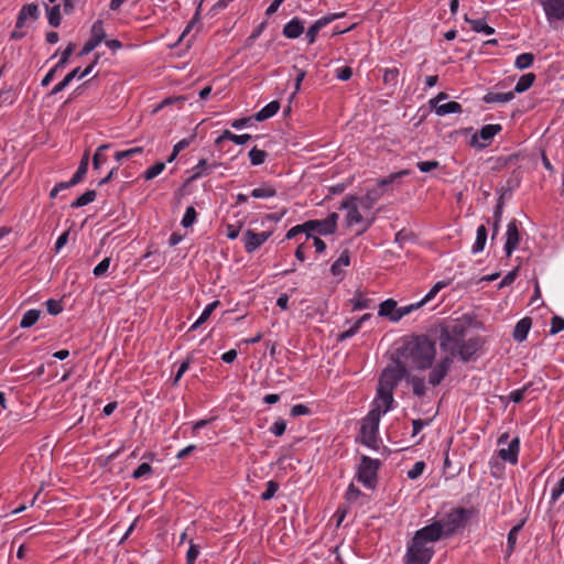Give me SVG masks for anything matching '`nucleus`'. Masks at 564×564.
<instances>
[{
	"label": "nucleus",
	"mask_w": 564,
	"mask_h": 564,
	"mask_svg": "<svg viewBox=\"0 0 564 564\" xmlns=\"http://www.w3.org/2000/svg\"><path fill=\"white\" fill-rule=\"evenodd\" d=\"M340 209H346L347 210V214H346V224L347 226H354V225H357V224H364V228L362 230L359 232V234H362L365 232L372 224V220H365L361 213H360V207H359V204H358V197H355V196H350L348 198H346L341 206H340Z\"/></svg>",
	"instance_id": "9"
},
{
	"label": "nucleus",
	"mask_w": 564,
	"mask_h": 564,
	"mask_svg": "<svg viewBox=\"0 0 564 564\" xmlns=\"http://www.w3.org/2000/svg\"><path fill=\"white\" fill-rule=\"evenodd\" d=\"M350 264L349 250L345 249L340 256L332 263L330 273L334 276H339L344 273V268Z\"/></svg>",
	"instance_id": "28"
},
{
	"label": "nucleus",
	"mask_w": 564,
	"mask_h": 564,
	"mask_svg": "<svg viewBox=\"0 0 564 564\" xmlns=\"http://www.w3.org/2000/svg\"><path fill=\"white\" fill-rule=\"evenodd\" d=\"M398 303L393 299H387L382 301L379 305L378 315L380 317H386L390 322L394 323V316H398Z\"/></svg>",
	"instance_id": "22"
},
{
	"label": "nucleus",
	"mask_w": 564,
	"mask_h": 564,
	"mask_svg": "<svg viewBox=\"0 0 564 564\" xmlns=\"http://www.w3.org/2000/svg\"><path fill=\"white\" fill-rule=\"evenodd\" d=\"M425 467L426 465L423 460L415 462L406 473L408 478L411 480L417 479L424 473Z\"/></svg>",
	"instance_id": "56"
},
{
	"label": "nucleus",
	"mask_w": 564,
	"mask_h": 564,
	"mask_svg": "<svg viewBox=\"0 0 564 564\" xmlns=\"http://www.w3.org/2000/svg\"><path fill=\"white\" fill-rule=\"evenodd\" d=\"M339 17H341V14L334 13L317 19L306 31L307 42L313 44L319 31Z\"/></svg>",
	"instance_id": "20"
},
{
	"label": "nucleus",
	"mask_w": 564,
	"mask_h": 564,
	"mask_svg": "<svg viewBox=\"0 0 564 564\" xmlns=\"http://www.w3.org/2000/svg\"><path fill=\"white\" fill-rule=\"evenodd\" d=\"M75 47H76L75 43H72V42L68 43V45L62 52L58 62L54 65L55 69H63L68 64L69 57L74 53Z\"/></svg>",
	"instance_id": "47"
},
{
	"label": "nucleus",
	"mask_w": 564,
	"mask_h": 564,
	"mask_svg": "<svg viewBox=\"0 0 564 564\" xmlns=\"http://www.w3.org/2000/svg\"><path fill=\"white\" fill-rule=\"evenodd\" d=\"M304 32V24L301 19L293 18L283 28V35L288 39H297Z\"/></svg>",
	"instance_id": "25"
},
{
	"label": "nucleus",
	"mask_w": 564,
	"mask_h": 564,
	"mask_svg": "<svg viewBox=\"0 0 564 564\" xmlns=\"http://www.w3.org/2000/svg\"><path fill=\"white\" fill-rule=\"evenodd\" d=\"M400 70L398 67H388L382 70L383 84L394 93L399 85Z\"/></svg>",
	"instance_id": "26"
},
{
	"label": "nucleus",
	"mask_w": 564,
	"mask_h": 564,
	"mask_svg": "<svg viewBox=\"0 0 564 564\" xmlns=\"http://www.w3.org/2000/svg\"><path fill=\"white\" fill-rule=\"evenodd\" d=\"M252 139L251 134H235L230 130H224L223 133L215 140L216 145H221L224 141H231L235 144L242 145Z\"/></svg>",
	"instance_id": "23"
},
{
	"label": "nucleus",
	"mask_w": 564,
	"mask_h": 564,
	"mask_svg": "<svg viewBox=\"0 0 564 564\" xmlns=\"http://www.w3.org/2000/svg\"><path fill=\"white\" fill-rule=\"evenodd\" d=\"M44 8L46 10L48 24L53 28H58L62 22L61 4H54L50 7L47 3H44Z\"/></svg>",
	"instance_id": "34"
},
{
	"label": "nucleus",
	"mask_w": 564,
	"mask_h": 564,
	"mask_svg": "<svg viewBox=\"0 0 564 564\" xmlns=\"http://www.w3.org/2000/svg\"><path fill=\"white\" fill-rule=\"evenodd\" d=\"M535 75L533 73L523 74L514 86V95L527 91L534 83Z\"/></svg>",
	"instance_id": "38"
},
{
	"label": "nucleus",
	"mask_w": 564,
	"mask_h": 564,
	"mask_svg": "<svg viewBox=\"0 0 564 564\" xmlns=\"http://www.w3.org/2000/svg\"><path fill=\"white\" fill-rule=\"evenodd\" d=\"M40 7L37 3H26L22 6L20 9L17 20H15V29H22L28 20L36 21L40 18Z\"/></svg>",
	"instance_id": "19"
},
{
	"label": "nucleus",
	"mask_w": 564,
	"mask_h": 564,
	"mask_svg": "<svg viewBox=\"0 0 564 564\" xmlns=\"http://www.w3.org/2000/svg\"><path fill=\"white\" fill-rule=\"evenodd\" d=\"M393 390V384L387 387L379 383L376 397L371 403L372 408L369 412L378 413L380 417L390 412L394 404Z\"/></svg>",
	"instance_id": "8"
},
{
	"label": "nucleus",
	"mask_w": 564,
	"mask_h": 564,
	"mask_svg": "<svg viewBox=\"0 0 564 564\" xmlns=\"http://www.w3.org/2000/svg\"><path fill=\"white\" fill-rule=\"evenodd\" d=\"M453 365V359L449 356H445L436 362V365H432L430 368L427 381L432 387H436L441 384V382L446 378L447 373L451 370Z\"/></svg>",
	"instance_id": "14"
},
{
	"label": "nucleus",
	"mask_w": 564,
	"mask_h": 564,
	"mask_svg": "<svg viewBox=\"0 0 564 564\" xmlns=\"http://www.w3.org/2000/svg\"><path fill=\"white\" fill-rule=\"evenodd\" d=\"M106 31L104 28L102 20H96L90 29V37L89 40L83 45L82 50L79 51V56H85L93 52L99 44H101L106 39Z\"/></svg>",
	"instance_id": "13"
},
{
	"label": "nucleus",
	"mask_w": 564,
	"mask_h": 564,
	"mask_svg": "<svg viewBox=\"0 0 564 564\" xmlns=\"http://www.w3.org/2000/svg\"><path fill=\"white\" fill-rule=\"evenodd\" d=\"M411 174V171L410 170H400L398 172H394V173H390L388 176L386 177H381L377 181V186L378 187H384V186H388L390 184H393L395 183L398 180H400L401 177L403 176H408Z\"/></svg>",
	"instance_id": "42"
},
{
	"label": "nucleus",
	"mask_w": 564,
	"mask_h": 564,
	"mask_svg": "<svg viewBox=\"0 0 564 564\" xmlns=\"http://www.w3.org/2000/svg\"><path fill=\"white\" fill-rule=\"evenodd\" d=\"M464 21L470 25V30L476 33H481L485 35L495 34V29L487 24L485 19H471L468 14L464 15Z\"/></svg>",
	"instance_id": "24"
},
{
	"label": "nucleus",
	"mask_w": 564,
	"mask_h": 564,
	"mask_svg": "<svg viewBox=\"0 0 564 564\" xmlns=\"http://www.w3.org/2000/svg\"><path fill=\"white\" fill-rule=\"evenodd\" d=\"M413 535L433 546L442 538H445L441 530V523L437 521H433L432 523L416 530Z\"/></svg>",
	"instance_id": "17"
},
{
	"label": "nucleus",
	"mask_w": 564,
	"mask_h": 564,
	"mask_svg": "<svg viewBox=\"0 0 564 564\" xmlns=\"http://www.w3.org/2000/svg\"><path fill=\"white\" fill-rule=\"evenodd\" d=\"M520 242V234L518 228V221L512 219L507 225L506 231V242L503 246V251L507 257H510L513 251L518 248Z\"/></svg>",
	"instance_id": "18"
},
{
	"label": "nucleus",
	"mask_w": 564,
	"mask_h": 564,
	"mask_svg": "<svg viewBox=\"0 0 564 564\" xmlns=\"http://www.w3.org/2000/svg\"><path fill=\"white\" fill-rule=\"evenodd\" d=\"M350 302L352 304V310L354 311L366 310V308H369L370 305H371V300L367 299V297H364L361 295L354 296L350 300Z\"/></svg>",
	"instance_id": "60"
},
{
	"label": "nucleus",
	"mask_w": 564,
	"mask_h": 564,
	"mask_svg": "<svg viewBox=\"0 0 564 564\" xmlns=\"http://www.w3.org/2000/svg\"><path fill=\"white\" fill-rule=\"evenodd\" d=\"M488 231L484 225L478 226L476 230V239L471 246L470 252L473 254H478L484 251L486 242H487Z\"/></svg>",
	"instance_id": "30"
},
{
	"label": "nucleus",
	"mask_w": 564,
	"mask_h": 564,
	"mask_svg": "<svg viewBox=\"0 0 564 564\" xmlns=\"http://www.w3.org/2000/svg\"><path fill=\"white\" fill-rule=\"evenodd\" d=\"M380 467V459L361 455L360 463L356 470L357 480L362 484L365 488L373 490L378 484V471Z\"/></svg>",
	"instance_id": "5"
},
{
	"label": "nucleus",
	"mask_w": 564,
	"mask_h": 564,
	"mask_svg": "<svg viewBox=\"0 0 564 564\" xmlns=\"http://www.w3.org/2000/svg\"><path fill=\"white\" fill-rule=\"evenodd\" d=\"M475 514V509L456 508L447 512L442 519L436 520L441 523V530L445 538L452 536L459 530L464 529L466 523Z\"/></svg>",
	"instance_id": "3"
},
{
	"label": "nucleus",
	"mask_w": 564,
	"mask_h": 564,
	"mask_svg": "<svg viewBox=\"0 0 564 564\" xmlns=\"http://www.w3.org/2000/svg\"><path fill=\"white\" fill-rule=\"evenodd\" d=\"M339 216L337 213L333 212L327 215L324 219H312L304 223L306 239H311V237H315L313 232H316L321 236L333 235L337 230V223Z\"/></svg>",
	"instance_id": "7"
},
{
	"label": "nucleus",
	"mask_w": 564,
	"mask_h": 564,
	"mask_svg": "<svg viewBox=\"0 0 564 564\" xmlns=\"http://www.w3.org/2000/svg\"><path fill=\"white\" fill-rule=\"evenodd\" d=\"M152 471H153V469L150 464L142 463L137 467V469L133 470L132 478L141 479V478L150 476L152 474Z\"/></svg>",
	"instance_id": "58"
},
{
	"label": "nucleus",
	"mask_w": 564,
	"mask_h": 564,
	"mask_svg": "<svg viewBox=\"0 0 564 564\" xmlns=\"http://www.w3.org/2000/svg\"><path fill=\"white\" fill-rule=\"evenodd\" d=\"M447 285H448V282H446V281H438V282H436L430 289V291L420 300L422 306H424L425 304L431 302L438 294V292L441 290H443L444 288H446Z\"/></svg>",
	"instance_id": "46"
},
{
	"label": "nucleus",
	"mask_w": 564,
	"mask_h": 564,
	"mask_svg": "<svg viewBox=\"0 0 564 564\" xmlns=\"http://www.w3.org/2000/svg\"><path fill=\"white\" fill-rule=\"evenodd\" d=\"M531 325V319L528 317L518 321L513 329L514 340L518 343H522L523 340H525L530 332Z\"/></svg>",
	"instance_id": "27"
},
{
	"label": "nucleus",
	"mask_w": 564,
	"mask_h": 564,
	"mask_svg": "<svg viewBox=\"0 0 564 564\" xmlns=\"http://www.w3.org/2000/svg\"><path fill=\"white\" fill-rule=\"evenodd\" d=\"M533 386H534V381H529L525 384H523L521 388L512 390L508 395L509 401H511L513 403H520L524 399L525 395L530 394V387H533Z\"/></svg>",
	"instance_id": "39"
},
{
	"label": "nucleus",
	"mask_w": 564,
	"mask_h": 564,
	"mask_svg": "<svg viewBox=\"0 0 564 564\" xmlns=\"http://www.w3.org/2000/svg\"><path fill=\"white\" fill-rule=\"evenodd\" d=\"M18 94L12 87H2L0 89V105L11 106L17 100Z\"/></svg>",
	"instance_id": "45"
},
{
	"label": "nucleus",
	"mask_w": 564,
	"mask_h": 564,
	"mask_svg": "<svg viewBox=\"0 0 564 564\" xmlns=\"http://www.w3.org/2000/svg\"><path fill=\"white\" fill-rule=\"evenodd\" d=\"M534 55L532 53H521L516 57L514 67L523 70L530 68L533 65Z\"/></svg>",
	"instance_id": "44"
},
{
	"label": "nucleus",
	"mask_w": 564,
	"mask_h": 564,
	"mask_svg": "<svg viewBox=\"0 0 564 564\" xmlns=\"http://www.w3.org/2000/svg\"><path fill=\"white\" fill-rule=\"evenodd\" d=\"M524 525V520L513 525L507 535V553L511 554L517 544L518 535Z\"/></svg>",
	"instance_id": "40"
},
{
	"label": "nucleus",
	"mask_w": 564,
	"mask_h": 564,
	"mask_svg": "<svg viewBox=\"0 0 564 564\" xmlns=\"http://www.w3.org/2000/svg\"><path fill=\"white\" fill-rule=\"evenodd\" d=\"M250 163L253 166H259L264 163L267 159V153L263 150L258 149L257 147L252 148L249 151Z\"/></svg>",
	"instance_id": "51"
},
{
	"label": "nucleus",
	"mask_w": 564,
	"mask_h": 564,
	"mask_svg": "<svg viewBox=\"0 0 564 564\" xmlns=\"http://www.w3.org/2000/svg\"><path fill=\"white\" fill-rule=\"evenodd\" d=\"M196 219H197L196 209L194 208V206H188V207H186L185 213L182 217L181 225L184 228H189L196 223Z\"/></svg>",
	"instance_id": "49"
},
{
	"label": "nucleus",
	"mask_w": 564,
	"mask_h": 564,
	"mask_svg": "<svg viewBox=\"0 0 564 564\" xmlns=\"http://www.w3.org/2000/svg\"><path fill=\"white\" fill-rule=\"evenodd\" d=\"M514 99V93L508 91V93H495L490 91L487 93L482 97V101L485 104H507Z\"/></svg>",
	"instance_id": "31"
},
{
	"label": "nucleus",
	"mask_w": 564,
	"mask_h": 564,
	"mask_svg": "<svg viewBox=\"0 0 564 564\" xmlns=\"http://www.w3.org/2000/svg\"><path fill=\"white\" fill-rule=\"evenodd\" d=\"M142 152H143L142 147H135V148H130L127 150L117 151V152H115V160L117 162H121L124 159H130L137 154H141Z\"/></svg>",
	"instance_id": "52"
},
{
	"label": "nucleus",
	"mask_w": 564,
	"mask_h": 564,
	"mask_svg": "<svg viewBox=\"0 0 564 564\" xmlns=\"http://www.w3.org/2000/svg\"><path fill=\"white\" fill-rule=\"evenodd\" d=\"M272 231L265 230L257 232L252 229H247L242 234L243 248L247 253H253L257 251L265 241L270 239Z\"/></svg>",
	"instance_id": "12"
},
{
	"label": "nucleus",
	"mask_w": 564,
	"mask_h": 564,
	"mask_svg": "<svg viewBox=\"0 0 564 564\" xmlns=\"http://www.w3.org/2000/svg\"><path fill=\"white\" fill-rule=\"evenodd\" d=\"M436 116L444 117L452 113H462L463 107L457 101H448L445 104H441L438 107H435L433 110Z\"/></svg>",
	"instance_id": "33"
},
{
	"label": "nucleus",
	"mask_w": 564,
	"mask_h": 564,
	"mask_svg": "<svg viewBox=\"0 0 564 564\" xmlns=\"http://www.w3.org/2000/svg\"><path fill=\"white\" fill-rule=\"evenodd\" d=\"M435 549L415 535L408 542L404 562L405 564H430Z\"/></svg>",
	"instance_id": "4"
},
{
	"label": "nucleus",
	"mask_w": 564,
	"mask_h": 564,
	"mask_svg": "<svg viewBox=\"0 0 564 564\" xmlns=\"http://www.w3.org/2000/svg\"><path fill=\"white\" fill-rule=\"evenodd\" d=\"M381 197V194L376 191H368L364 197H358V204L361 209L369 210L373 207L375 203Z\"/></svg>",
	"instance_id": "36"
},
{
	"label": "nucleus",
	"mask_w": 564,
	"mask_h": 564,
	"mask_svg": "<svg viewBox=\"0 0 564 564\" xmlns=\"http://www.w3.org/2000/svg\"><path fill=\"white\" fill-rule=\"evenodd\" d=\"M502 213H503V203L499 202L495 206L494 214H492V219H494V223H492V238H495V236L499 231V226H500V223H501Z\"/></svg>",
	"instance_id": "48"
},
{
	"label": "nucleus",
	"mask_w": 564,
	"mask_h": 564,
	"mask_svg": "<svg viewBox=\"0 0 564 564\" xmlns=\"http://www.w3.org/2000/svg\"><path fill=\"white\" fill-rule=\"evenodd\" d=\"M409 376L406 366L401 361H398L394 367H388L383 370V373L379 380V383L384 386H392L395 389L398 383Z\"/></svg>",
	"instance_id": "15"
},
{
	"label": "nucleus",
	"mask_w": 564,
	"mask_h": 564,
	"mask_svg": "<svg viewBox=\"0 0 564 564\" xmlns=\"http://www.w3.org/2000/svg\"><path fill=\"white\" fill-rule=\"evenodd\" d=\"M280 110V102L278 100H272L262 107L256 115L254 119L257 121H264L278 113Z\"/></svg>",
	"instance_id": "29"
},
{
	"label": "nucleus",
	"mask_w": 564,
	"mask_h": 564,
	"mask_svg": "<svg viewBox=\"0 0 564 564\" xmlns=\"http://www.w3.org/2000/svg\"><path fill=\"white\" fill-rule=\"evenodd\" d=\"M200 554V546L195 544L192 540L189 541V546L186 552V562L185 564H195V561Z\"/></svg>",
	"instance_id": "57"
},
{
	"label": "nucleus",
	"mask_w": 564,
	"mask_h": 564,
	"mask_svg": "<svg viewBox=\"0 0 564 564\" xmlns=\"http://www.w3.org/2000/svg\"><path fill=\"white\" fill-rule=\"evenodd\" d=\"M549 24L564 21V0H540Z\"/></svg>",
	"instance_id": "16"
},
{
	"label": "nucleus",
	"mask_w": 564,
	"mask_h": 564,
	"mask_svg": "<svg viewBox=\"0 0 564 564\" xmlns=\"http://www.w3.org/2000/svg\"><path fill=\"white\" fill-rule=\"evenodd\" d=\"M501 129V126L498 123L482 126L480 130L471 137L470 145L477 149L487 148Z\"/></svg>",
	"instance_id": "11"
},
{
	"label": "nucleus",
	"mask_w": 564,
	"mask_h": 564,
	"mask_svg": "<svg viewBox=\"0 0 564 564\" xmlns=\"http://www.w3.org/2000/svg\"><path fill=\"white\" fill-rule=\"evenodd\" d=\"M381 417L378 413L368 412L360 426V443L370 449H379V425Z\"/></svg>",
	"instance_id": "6"
},
{
	"label": "nucleus",
	"mask_w": 564,
	"mask_h": 564,
	"mask_svg": "<svg viewBox=\"0 0 564 564\" xmlns=\"http://www.w3.org/2000/svg\"><path fill=\"white\" fill-rule=\"evenodd\" d=\"M279 488V482L275 480H269L265 484V490L261 494V499L264 501L271 500L275 496Z\"/></svg>",
	"instance_id": "55"
},
{
	"label": "nucleus",
	"mask_w": 564,
	"mask_h": 564,
	"mask_svg": "<svg viewBox=\"0 0 564 564\" xmlns=\"http://www.w3.org/2000/svg\"><path fill=\"white\" fill-rule=\"evenodd\" d=\"M436 344L429 336L412 335L398 349V356L415 370H427L436 358Z\"/></svg>",
	"instance_id": "2"
},
{
	"label": "nucleus",
	"mask_w": 564,
	"mask_h": 564,
	"mask_svg": "<svg viewBox=\"0 0 564 564\" xmlns=\"http://www.w3.org/2000/svg\"><path fill=\"white\" fill-rule=\"evenodd\" d=\"M96 191L94 189H88L86 191L84 194H82L78 198H76L75 200H73L70 203V207L72 208H80V207H84L90 203H93L95 199H96Z\"/></svg>",
	"instance_id": "43"
},
{
	"label": "nucleus",
	"mask_w": 564,
	"mask_h": 564,
	"mask_svg": "<svg viewBox=\"0 0 564 564\" xmlns=\"http://www.w3.org/2000/svg\"><path fill=\"white\" fill-rule=\"evenodd\" d=\"M562 330H564V318L554 315L551 319L550 335H556Z\"/></svg>",
	"instance_id": "64"
},
{
	"label": "nucleus",
	"mask_w": 564,
	"mask_h": 564,
	"mask_svg": "<svg viewBox=\"0 0 564 564\" xmlns=\"http://www.w3.org/2000/svg\"><path fill=\"white\" fill-rule=\"evenodd\" d=\"M79 67L74 68L69 72L62 82L57 83L51 90L52 96L63 91L75 78H78Z\"/></svg>",
	"instance_id": "37"
},
{
	"label": "nucleus",
	"mask_w": 564,
	"mask_h": 564,
	"mask_svg": "<svg viewBox=\"0 0 564 564\" xmlns=\"http://www.w3.org/2000/svg\"><path fill=\"white\" fill-rule=\"evenodd\" d=\"M40 316H41L40 310H35V308L28 310L22 315V318L20 321V327L21 328L32 327L39 321Z\"/></svg>",
	"instance_id": "41"
},
{
	"label": "nucleus",
	"mask_w": 564,
	"mask_h": 564,
	"mask_svg": "<svg viewBox=\"0 0 564 564\" xmlns=\"http://www.w3.org/2000/svg\"><path fill=\"white\" fill-rule=\"evenodd\" d=\"M365 497V494L356 487L352 482L349 484L346 490V500L348 502H356L359 498Z\"/></svg>",
	"instance_id": "61"
},
{
	"label": "nucleus",
	"mask_w": 564,
	"mask_h": 564,
	"mask_svg": "<svg viewBox=\"0 0 564 564\" xmlns=\"http://www.w3.org/2000/svg\"><path fill=\"white\" fill-rule=\"evenodd\" d=\"M47 313L56 316L63 311L62 302L59 300L48 299L45 302Z\"/></svg>",
	"instance_id": "63"
},
{
	"label": "nucleus",
	"mask_w": 564,
	"mask_h": 564,
	"mask_svg": "<svg viewBox=\"0 0 564 564\" xmlns=\"http://www.w3.org/2000/svg\"><path fill=\"white\" fill-rule=\"evenodd\" d=\"M509 434L502 433L498 437V445L501 446L503 444H508L507 447H502L498 451V456L503 460L511 465H516L519 460V453H520V438L516 436L510 442Z\"/></svg>",
	"instance_id": "10"
},
{
	"label": "nucleus",
	"mask_w": 564,
	"mask_h": 564,
	"mask_svg": "<svg viewBox=\"0 0 564 564\" xmlns=\"http://www.w3.org/2000/svg\"><path fill=\"white\" fill-rule=\"evenodd\" d=\"M165 165V162H156L144 172V178L147 181L155 178L164 171Z\"/></svg>",
	"instance_id": "54"
},
{
	"label": "nucleus",
	"mask_w": 564,
	"mask_h": 564,
	"mask_svg": "<svg viewBox=\"0 0 564 564\" xmlns=\"http://www.w3.org/2000/svg\"><path fill=\"white\" fill-rule=\"evenodd\" d=\"M408 383L411 386L415 397L423 398L426 394V383L423 377L408 376Z\"/></svg>",
	"instance_id": "35"
},
{
	"label": "nucleus",
	"mask_w": 564,
	"mask_h": 564,
	"mask_svg": "<svg viewBox=\"0 0 564 564\" xmlns=\"http://www.w3.org/2000/svg\"><path fill=\"white\" fill-rule=\"evenodd\" d=\"M250 196L259 199L272 198L276 196V188L269 183H263L261 186L253 188Z\"/></svg>",
	"instance_id": "32"
},
{
	"label": "nucleus",
	"mask_w": 564,
	"mask_h": 564,
	"mask_svg": "<svg viewBox=\"0 0 564 564\" xmlns=\"http://www.w3.org/2000/svg\"><path fill=\"white\" fill-rule=\"evenodd\" d=\"M564 494V476L557 481V484L551 489L550 502L554 505L561 496Z\"/></svg>",
	"instance_id": "59"
},
{
	"label": "nucleus",
	"mask_w": 564,
	"mask_h": 564,
	"mask_svg": "<svg viewBox=\"0 0 564 564\" xmlns=\"http://www.w3.org/2000/svg\"><path fill=\"white\" fill-rule=\"evenodd\" d=\"M221 163L213 162L208 163L206 159H200L196 165L191 169L189 181H197L212 173L213 170L219 167Z\"/></svg>",
	"instance_id": "21"
},
{
	"label": "nucleus",
	"mask_w": 564,
	"mask_h": 564,
	"mask_svg": "<svg viewBox=\"0 0 564 564\" xmlns=\"http://www.w3.org/2000/svg\"><path fill=\"white\" fill-rule=\"evenodd\" d=\"M423 307L421 302L417 301L415 303H411L409 305H403L398 308V316H394V323L401 321L404 316L411 314L412 312Z\"/></svg>",
	"instance_id": "50"
},
{
	"label": "nucleus",
	"mask_w": 564,
	"mask_h": 564,
	"mask_svg": "<svg viewBox=\"0 0 564 564\" xmlns=\"http://www.w3.org/2000/svg\"><path fill=\"white\" fill-rule=\"evenodd\" d=\"M286 430V422L283 419L275 420L269 427L270 433L275 436H282Z\"/></svg>",
	"instance_id": "62"
},
{
	"label": "nucleus",
	"mask_w": 564,
	"mask_h": 564,
	"mask_svg": "<svg viewBox=\"0 0 564 564\" xmlns=\"http://www.w3.org/2000/svg\"><path fill=\"white\" fill-rule=\"evenodd\" d=\"M109 148V144H101L97 148L93 156V165L95 170H99L101 164L107 161V158L102 154Z\"/></svg>",
	"instance_id": "53"
},
{
	"label": "nucleus",
	"mask_w": 564,
	"mask_h": 564,
	"mask_svg": "<svg viewBox=\"0 0 564 564\" xmlns=\"http://www.w3.org/2000/svg\"><path fill=\"white\" fill-rule=\"evenodd\" d=\"M468 325L463 321H455L440 332V347L451 354L449 357H458L468 362L481 349L484 340L480 336L467 338Z\"/></svg>",
	"instance_id": "1"
}]
</instances>
